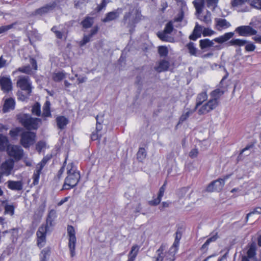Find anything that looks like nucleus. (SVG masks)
I'll return each instance as SVG.
<instances>
[{"label": "nucleus", "mask_w": 261, "mask_h": 261, "mask_svg": "<svg viewBox=\"0 0 261 261\" xmlns=\"http://www.w3.org/2000/svg\"><path fill=\"white\" fill-rule=\"evenodd\" d=\"M9 134L12 137L20 136V143L25 148H29L33 145L35 142L36 138V133L29 130H24L20 127H16L11 129Z\"/></svg>", "instance_id": "1"}, {"label": "nucleus", "mask_w": 261, "mask_h": 261, "mask_svg": "<svg viewBox=\"0 0 261 261\" xmlns=\"http://www.w3.org/2000/svg\"><path fill=\"white\" fill-rule=\"evenodd\" d=\"M141 13L137 9H129V11L124 14L121 23L123 25L129 29L130 32L132 31L135 24L140 19Z\"/></svg>", "instance_id": "2"}, {"label": "nucleus", "mask_w": 261, "mask_h": 261, "mask_svg": "<svg viewBox=\"0 0 261 261\" xmlns=\"http://www.w3.org/2000/svg\"><path fill=\"white\" fill-rule=\"evenodd\" d=\"M17 119L27 130H36L42 123L40 118H33L28 114H20L17 115Z\"/></svg>", "instance_id": "3"}, {"label": "nucleus", "mask_w": 261, "mask_h": 261, "mask_svg": "<svg viewBox=\"0 0 261 261\" xmlns=\"http://www.w3.org/2000/svg\"><path fill=\"white\" fill-rule=\"evenodd\" d=\"M172 249H169L168 251L166 249V245L162 244L160 248L156 251L153 261H174L175 259V254Z\"/></svg>", "instance_id": "4"}, {"label": "nucleus", "mask_w": 261, "mask_h": 261, "mask_svg": "<svg viewBox=\"0 0 261 261\" xmlns=\"http://www.w3.org/2000/svg\"><path fill=\"white\" fill-rule=\"evenodd\" d=\"M80 179V174L78 171L72 169L67 170V176L66 177L62 187L63 190H69L74 187Z\"/></svg>", "instance_id": "5"}, {"label": "nucleus", "mask_w": 261, "mask_h": 261, "mask_svg": "<svg viewBox=\"0 0 261 261\" xmlns=\"http://www.w3.org/2000/svg\"><path fill=\"white\" fill-rule=\"evenodd\" d=\"M231 174L226 175L223 178H218L217 180L212 181L207 187L206 191L208 192H220L225 185V181L228 179Z\"/></svg>", "instance_id": "6"}, {"label": "nucleus", "mask_w": 261, "mask_h": 261, "mask_svg": "<svg viewBox=\"0 0 261 261\" xmlns=\"http://www.w3.org/2000/svg\"><path fill=\"white\" fill-rule=\"evenodd\" d=\"M8 155L15 161H20L23 156L24 151L21 146L10 145L7 148Z\"/></svg>", "instance_id": "7"}, {"label": "nucleus", "mask_w": 261, "mask_h": 261, "mask_svg": "<svg viewBox=\"0 0 261 261\" xmlns=\"http://www.w3.org/2000/svg\"><path fill=\"white\" fill-rule=\"evenodd\" d=\"M173 30V26L172 22L170 21L168 22L164 28L163 32H158L157 35L158 37L163 41L173 42L174 39L172 37L168 36V34L171 33Z\"/></svg>", "instance_id": "8"}, {"label": "nucleus", "mask_w": 261, "mask_h": 261, "mask_svg": "<svg viewBox=\"0 0 261 261\" xmlns=\"http://www.w3.org/2000/svg\"><path fill=\"white\" fill-rule=\"evenodd\" d=\"M17 85L22 90L24 91L28 96H30L33 87L29 76L20 77L17 81Z\"/></svg>", "instance_id": "9"}, {"label": "nucleus", "mask_w": 261, "mask_h": 261, "mask_svg": "<svg viewBox=\"0 0 261 261\" xmlns=\"http://www.w3.org/2000/svg\"><path fill=\"white\" fill-rule=\"evenodd\" d=\"M67 232L69 236L68 247L70 250V255L72 257L75 256V247L76 239L75 236V230L73 226H68Z\"/></svg>", "instance_id": "10"}, {"label": "nucleus", "mask_w": 261, "mask_h": 261, "mask_svg": "<svg viewBox=\"0 0 261 261\" xmlns=\"http://www.w3.org/2000/svg\"><path fill=\"white\" fill-rule=\"evenodd\" d=\"M219 105V102L210 99L207 102L203 105L198 110L199 115H205L215 109Z\"/></svg>", "instance_id": "11"}, {"label": "nucleus", "mask_w": 261, "mask_h": 261, "mask_svg": "<svg viewBox=\"0 0 261 261\" xmlns=\"http://www.w3.org/2000/svg\"><path fill=\"white\" fill-rule=\"evenodd\" d=\"M47 161L48 160L47 159L44 158L40 162L36 165V169L34 171L32 176V179L33 180L32 184L33 185L35 186L38 184L41 171L46 164Z\"/></svg>", "instance_id": "12"}, {"label": "nucleus", "mask_w": 261, "mask_h": 261, "mask_svg": "<svg viewBox=\"0 0 261 261\" xmlns=\"http://www.w3.org/2000/svg\"><path fill=\"white\" fill-rule=\"evenodd\" d=\"M47 230V226H43L42 225L39 227L37 231V245L40 248L43 247L45 244L46 234Z\"/></svg>", "instance_id": "13"}, {"label": "nucleus", "mask_w": 261, "mask_h": 261, "mask_svg": "<svg viewBox=\"0 0 261 261\" xmlns=\"http://www.w3.org/2000/svg\"><path fill=\"white\" fill-rule=\"evenodd\" d=\"M235 32L239 36L244 37L254 35L257 33V31L249 25L238 27L235 29Z\"/></svg>", "instance_id": "14"}, {"label": "nucleus", "mask_w": 261, "mask_h": 261, "mask_svg": "<svg viewBox=\"0 0 261 261\" xmlns=\"http://www.w3.org/2000/svg\"><path fill=\"white\" fill-rule=\"evenodd\" d=\"M57 7V2H53L48 4L39 9H36L32 13V15L42 16L53 11Z\"/></svg>", "instance_id": "15"}, {"label": "nucleus", "mask_w": 261, "mask_h": 261, "mask_svg": "<svg viewBox=\"0 0 261 261\" xmlns=\"http://www.w3.org/2000/svg\"><path fill=\"white\" fill-rule=\"evenodd\" d=\"M14 166V161L12 159H9L0 165V172L5 176H8L11 174Z\"/></svg>", "instance_id": "16"}, {"label": "nucleus", "mask_w": 261, "mask_h": 261, "mask_svg": "<svg viewBox=\"0 0 261 261\" xmlns=\"http://www.w3.org/2000/svg\"><path fill=\"white\" fill-rule=\"evenodd\" d=\"M122 13V9L118 8V9L110 12L106 14V16L102 19L103 22H108L113 20H116L119 17L120 15Z\"/></svg>", "instance_id": "17"}, {"label": "nucleus", "mask_w": 261, "mask_h": 261, "mask_svg": "<svg viewBox=\"0 0 261 261\" xmlns=\"http://www.w3.org/2000/svg\"><path fill=\"white\" fill-rule=\"evenodd\" d=\"M0 86L1 89L4 92H8L12 88V83L10 78L8 76L0 77Z\"/></svg>", "instance_id": "18"}, {"label": "nucleus", "mask_w": 261, "mask_h": 261, "mask_svg": "<svg viewBox=\"0 0 261 261\" xmlns=\"http://www.w3.org/2000/svg\"><path fill=\"white\" fill-rule=\"evenodd\" d=\"M216 29L218 31H221L230 27V23L225 19L216 18L215 19Z\"/></svg>", "instance_id": "19"}, {"label": "nucleus", "mask_w": 261, "mask_h": 261, "mask_svg": "<svg viewBox=\"0 0 261 261\" xmlns=\"http://www.w3.org/2000/svg\"><path fill=\"white\" fill-rule=\"evenodd\" d=\"M170 66V63L165 60H161L158 62V65L154 69L158 72H162L167 71Z\"/></svg>", "instance_id": "20"}, {"label": "nucleus", "mask_w": 261, "mask_h": 261, "mask_svg": "<svg viewBox=\"0 0 261 261\" xmlns=\"http://www.w3.org/2000/svg\"><path fill=\"white\" fill-rule=\"evenodd\" d=\"M207 97L206 91H202L197 94L196 98L195 110H196L203 102L207 99Z\"/></svg>", "instance_id": "21"}, {"label": "nucleus", "mask_w": 261, "mask_h": 261, "mask_svg": "<svg viewBox=\"0 0 261 261\" xmlns=\"http://www.w3.org/2000/svg\"><path fill=\"white\" fill-rule=\"evenodd\" d=\"M7 183L8 188L12 190L20 191L23 189V184L20 180H8Z\"/></svg>", "instance_id": "22"}, {"label": "nucleus", "mask_w": 261, "mask_h": 261, "mask_svg": "<svg viewBox=\"0 0 261 261\" xmlns=\"http://www.w3.org/2000/svg\"><path fill=\"white\" fill-rule=\"evenodd\" d=\"M15 102L13 98H9L5 100L3 111L4 113L8 112L11 110H13L15 108Z\"/></svg>", "instance_id": "23"}, {"label": "nucleus", "mask_w": 261, "mask_h": 261, "mask_svg": "<svg viewBox=\"0 0 261 261\" xmlns=\"http://www.w3.org/2000/svg\"><path fill=\"white\" fill-rule=\"evenodd\" d=\"M98 31V27L97 26L94 27L91 31L90 33L88 35H85L84 36L83 39L82 41H81V45H84L86 44L87 43L89 42L90 41V39L91 38L95 35L96 34H97V32Z\"/></svg>", "instance_id": "24"}, {"label": "nucleus", "mask_w": 261, "mask_h": 261, "mask_svg": "<svg viewBox=\"0 0 261 261\" xmlns=\"http://www.w3.org/2000/svg\"><path fill=\"white\" fill-rule=\"evenodd\" d=\"M202 27L196 23L192 34L189 36V38L192 40H196L197 38L201 37Z\"/></svg>", "instance_id": "25"}, {"label": "nucleus", "mask_w": 261, "mask_h": 261, "mask_svg": "<svg viewBox=\"0 0 261 261\" xmlns=\"http://www.w3.org/2000/svg\"><path fill=\"white\" fill-rule=\"evenodd\" d=\"M2 205L4 206L5 214H9L11 216L14 214L15 206L13 204H9L6 200L2 202Z\"/></svg>", "instance_id": "26"}, {"label": "nucleus", "mask_w": 261, "mask_h": 261, "mask_svg": "<svg viewBox=\"0 0 261 261\" xmlns=\"http://www.w3.org/2000/svg\"><path fill=\"white\" fill-rule=\"evenodd\" d=\"M205 0H194L193 2L196 9V13L199 15L203 11Z\"/></svg>", "instance_id": "27"}, {"label": "nucleus", "mask_w": 261, "mask_h": 261, "mask_svg": "<svg viewBox=\"0 0 261 261\" xmlns=\"http://www.w3.org/2000/svg\"><path fill=\"white\" fill-rule=\"evenodd\" d=\"M57 124L59 128L63 129L68 123V120L64 116H59L56 118Z\"/></svg>", "instance_id": "28"}, {"label": "nucleus", "mask_w": 261, "mask_h": 261, "mask_svg": "<svg viewBox=\"0 0 261 261\" xmlns=\"http://www.w3.org/2000/svg\"><path fill=\"white\" fill-rule=\"evenodd\" d=\"M139 246L137 245L133 246L128 255L127 261H134L139 251Z\"/></svg>", "instance_id": "29"}, {"label": "nucleus", "mask_w": 261, "mask_h": 261, "mask_svg": "<svg viewBox=\"0 0 261 261\" xmlns=\"http://www.w3.org/2000/svg\"><path fill=\"white\" fill-rule=\"evenodd\" d=\"M248 43L246 40L240 39H232L228 42L229 45L233 46H243Z\"/></svg>", "instance_id": "30"}, {"label": "nucleus", "mask_w": 261, "mask_h": 261, "mask_svg": "<svg viewBox=\"0 0 261 261\" xmlns=\"http://www.w3.org/2000/svg\"><path fill=\"white\" fill-rule=\"evenodd\" d=\"M247 257L249 258H254L256 254V245L255 243H251L247 252Z\"/></svg>", "instance_id": "31"}, {"label": "nucleus", "mask_w": 261, "mask_h": 261, "mask_svg": "<svg viewBox=\"0 0 261 261\" xmlns=\"http://www.w3.org/2000/svg\"><path fill=\"white\" fill-rule=\"evenodd\" d=\"M56 212L54 210H51L46 219V223L44 226H47V230H48L49 226H52L53 225V222L55 218ZM44 226V225H43Z\"/></svg>", "instance_id": "32"}, {"label": "nucleus", "mask_w": 261, "mask_h": 261, "mask_svg": "<svg viewBox=\"0 0 261 261\" xmlns=\"http://www.w3.org/2000/svg\"><path fill=\"white\" fill-rule=\"evenodd\" d=\"M9 141L8 138L2 134H0V151H3L6 150L8 146Z\"/></svg>", "instance_id": "33"}, {"label": "nucleus", "mask_w": 261, "mask_h": 261, "mask_svg": "<svg viewBox=\"0 0 261 261\" xmlns=\"http://www.w3.org/2000/svg\"><path fill=\"white\" fill-rule=\"evenodd\" d=\"M50 103L49 101L47 100L43 107V113L42 116L44 117L51 116L50 111Z\"/></svg>", "instance_id": "34"}, {"label": "nucleus", "mask_w": 261, "mask_h": 261, "mask_svg": "<svg viewBox=\"0 0 261 261\" xmlns=\"http://www.w3.org/2000/svg\"><path fill=\"white\" fill-rule=\"evenodd\" d=\"M224 94V91L220 89H217L211 93L212 100H215L219 102L220 97Z\"/></svg>", "instance_id": "35"}, {"label": "nucleus", "mask_w": 261, "mask_h": 261, "mask_svg": "<svg viewBox=\"0 0 261 261\" xmlns=\"http://www.w3.org/2000/svg\"><path fill=\"white\" fill-rule=\"evenodd\" d=\"M200 47L202 49L212 47L214 45L213 41L208 39L200 40L199 41Z\"/></svg>", "instance_id": "36"}, {"label": "nucleus", "mask_w": 261, "mask_h": 261, "mask_svg": "<svg viewBox=\"0 0 261 261\" xmlns=\"http://www.w3.org/2000/svg\"><path fill=\"white\" fill-rule=\"evenodd\" d=\"M187 110V111L185 113H184L180 117L178 123H183L191 115H192L196 111L195 110V108L193 110H191L190 109H188Z\"/></svg>", "instance_id": "37"}, {"label": "nucleus", "mask_w": 261, "mask_h": 261, "mask_svg": "<svg viewBox=\"0 0 261 261\" xmlns=\"http://www.w3.org/2000/svg\"><path fill=\"white\" fill-rule=\"evenodd\" d=\"M93 23H94L93 19L92 17H86L81 22V24L82 25V26L84 28L88 29L92 27Z\"/></svg>", "instance_id": "38"}, {"label": "nucleus", "mask_w": 261, "mask_h": 261, "mask_svg": "<svg viewBox=\"0 0 261 261\" xmlns=\"http://www.w3.org/2000/svg\"><path fill=\"white\" fill-rule=\"evenodd\" d=\"M66 77V73L63 72L54 73L52 75V79L54 81L59 82L61 81Z\"/></svg>", "instance_id": "39"}, {"label": "nucleus", "mask_w": 261, "mask_h": 261, "mask_svg": "<svg viewBox=\"0 0 261 261\" xmlns=\"http://www.w3.org/2000/svg\"><path fill=\"white\" fill-rule=\"evenodd\" d=\"M187 47L189 50V53L192 56H198V50L195 47L194 43L192 42H190L187 45Z\"/></svg>", "instance_id": "40"}, {"label": "nucleus", "mask_w": 261, "mask_h": 261, "mask_svg": "<svg viewBox=\"0 0 261 261\" xmlns=\"http://www.w3.org/2000/svg\"><path fill=\"white\" fill-rule=\"evenodd\" d=\"M32 113L37 116H40L41 115V105L40 104L36 102L32 107Z\"/></svg>", "instance_id": "41"}, {"label": "nucleus", "mask_w": 261, "mask_h": 261, "mask_svg": "<svg viewBox=\"0 0 261 261\" xmlns=\"http://www.w3.org/2000/svg\"><path fill=\"white\" fill-rule=\"evenodd\" d=\"M198 18L203 21L206 24H209L211 23V13L208 11H207L206 14L203 16H198Z\"/></svg>", "instance_id": "42"}, {"label": "nucleus", "mask_w": 261, "mask_h": 261, "mask_svg": "<svg viewBox=\"0 0 261 261\" xmlns=\"http://www.w3.org/2000/svg\"><path fill=\"white\" fill-rule=\"evenodd\" d=\"M254 145H255V142H251V143H249V144H248L244 149H243L238 156V161L242 160H243L242 154L244 152H245L251 148H253L254 146Z\"/></svg>", "instance_id": "43"}, {"label": "nucleus", "mask_w": 261, "mask_h": 261, "mask_svg": "<svg viewBox=\"0 0 261 261\" xmlns=\"http://www.w3.org/2000/svg\"><path fill=\"white\" fill-rule=\"evenodd\" d=\"M50 253V248L49 247H46L43 249L40 254V259H46V257L49 256Z\"/></svg>", "instance_id": "44"}, {"label": "nucleus", "mask_w": 261, "mask_h": 261, "mask_svg": "<svg viewBox=\"0 0 261 261\" xmlns=\"http://www.w3.org/2000/svg\"><path fill=\"white\" fill-rule=\"evenodd\" d=\"M158 52L161 57H166L168 54L167 47L164 46H161L159 47Z\"/></svg>", "instance_id": "45"}, {"label": "nucleus", "mask_w": 261, "mask_h": 261, "mask_svg": "<svg viewBox=\"0 0 261 261\" xmlns=\"http://www.w3.org/2000/svg\"><path fill=\"white\" fill-rule=\"evenodd\" d=\"M102 117H103V115H101V120L99 119V115H97V116L96 117V131L97 133H100V131L102 129V125L100 123V122H102L103 120H102Z\"/></svg>", "instance_id": "46"}, {"label": "nucleus", "mask_w": 261, "mask_h": 261, "mask_svg": "<svg viewBox=\"0 0 261 261\" xmlns=\"http://www.w3.org/2000/svg\"><path fill=\"white\" fill-rule=\"evenodd\" d=\"M250 5L255 9L261 10V0H250Z\"/></svg>", "instance_id": "47"}, {"label": "nucleus", "mask_w": 261, "mask_h": 261, "mask_svg": "<svg viewBox=\"0 0 261 261\" xmlns=\"http://www.w3.org/2000/svg\"><path fill=\"white\" fill-rule=\"evenodd\" d=\"M253 214H261V207H257L254 208L250 213H249L246 217V221H247L248 220L249 217Z\"/></svg>", "instance_id": "48"}, {"label": "nucleus", "mask_w": 261, "mask_h": 261, "mask_svg": "<svg viewBox=\"0 0 261 261\" xmlns=\"http://www.w3.org/2000/svg\"><path fill=\"white\" fill-rule=\"evenodd\" d=\"M137 155L138 159L142 160L144 159L146 155L145 149L144 148H140Z\"/></svg>", "instance_id": "49"}, {"label": "nucleus", "mask_w": 261, "mask_h": 261, "mask_svg": "<svg viewBox=\"0 0 261 261\" xmlns=\"http://www.w3.org/2000/svg\"><path fill=\"white\" fill-rule=\"evenodd\" d=\"M18 70L22 73L30 74L32 72V69L30 66H26L19 67Z\"/></svg>", "instance_id": "50"}, {"label": "nucleus", "mask_w": 261, "mask_h": 261, "mask_svg": "<svg viewBox=\"0 0 261 261\" xmlns=\"http://www.w3.org/2000/svg\"><path fill=\"white\" fill-rule=\"evenodd\" d=\"M248 1L250 2V0H233L231 5L233 7H238L242 6Z\"/></svg>", "instance_id": "51"}, {"label": "nucleus", "mask_w": 261, "mask_h": 261, "mask_svg": "<svg viewBox=\"0 0 261 261\" xmlns=\"http://www.w3.org/2000/svg\"><path fill=\"white\" fill-rule=\"evenodd\" d=\"M109 2V0H102L101 3L100 5H98L96 8L97 12H99L103 9H105Z\"/></svg>", "instance_id": "52"}, {"label": "nucleus", "mask_w": 261, "mask_h": 261, "mask_svg": "<svg viewBox=\"0 0 261 261\" xmlns=\"http://www.w3.org/2000/svg\"><path fill=\"white\" fill-rule=\"evenodd\" d=\"M162 198V197H160V196L158 195L157 198H154V199L148 202L149 205L152 206H156L158 205L161 202Z\"/></svg>", "instance_id": "53"}, {"label": "nucleus", "mask_w": 261, "mask_h": 261, "mask_svg": "<svg viewBox=\"0 0 261 261\" xmlns=\"http://www.w3.org/2000/svg\"><path fill=\"white\" fill-rule=\"evenodd\" d=\"M67 33L66 32L65 30H62V31H58L56 32L55 35L57 38L62 39L64 36H65V38L67 37Z\"/></svg>", "instance_id": "54"}, {"label": "nucleus", "mask_w": 261, "mask_h": 261, "mask_svg": "<svg viewBox=\"0 0 261 261\" xmlns=\"http://www.w3.org/2000/svg\"><path fill=\"white\" fill-rule=\"evenodd\" d=\"M234 35L233 32H228L225 33L224 35L221 36L224 42H226L231 38Z\"/></svg>", "instance_id": "55"}, {"label": "nucleus", "mask_w": 261, "mask_h": 261, "mask_svg": "<svg viewBox=\"0 0 261 261\" xmlns=\"http://www.w3.org/2000/svg\"><path fill=\"white\" fill-rule=\"evenodd\" d=\"M219 0H206V5L207 7H212L214 9L218 3Z\"/></svg>", "instance_id": "56"}, {"label": "nucleus", "mask_w": 261, "mask_h": 261, "mask_svg": "<svg viewBox=\"0 0 261 261\" xmlns=\"http://www.w3.org/2000/svg\"><path fill=\"white\" fill-rule=\"evenodd\" d=\"M14 25V24H11L7 25H4L0 27V34L5 33L10 29H12Z\"/></svg>", "instance_id": "57"}, {"label": "nucleus", "mask_w": 261, "mask_h": 261, "mask_svg": "<svg viewBox=\"0 0 261 261\" xmlns=\"http://www.w3.org/2000/svg\"><path fill=\"white\" fill-rule=\"evenodd\" d=\"M214 33V31L208 28H204L202 32L203 36H211Z\"/></svg>", "instance_id": "58"}, {"label": "nucleus", "mask_w": 261, "mask_h": 261, "mask_svg": "<svg viewBox=\"0 0 261 261\" xmlns=\"http://www.w3.org/2000/svg\"><path fill=\"white\" fill-rule=\"evenodd\" d=\"M101 136H102L101 133H98L97 132H96L95 133L93 132L91 134V138L92 140L95 141V140L99 139L101 137Z\"/></svg>", "instance_id": "59"}, {"label": "nucleus", "mask_w": 261, "mask_h": 261, "mask_svg": "<svg viewBox=\"0 0 261 261\" xmlns=\"http://www.w3.org/2000/svg\"><path fill=\"white\" fill-rule=\"evenodd\" d=\"M255 48V46L251 43L246 44L245 46V49L247 51H252Z\"/></svg>", "instance_id": "60"}, {"label": "nucleus", "mask_w": 261, "mask_h": 261, "mask_svg": "<svg viewBox=\"0 0 261 261\" xmlns=\"http://www.w3.org/2000/svg\"><path fill=\"white\" fill-rule=\"evenodd\" d=\"M23 161L27 166L31 167L33 166L32 160L28 157H24L23 159Z\"/></svg>", "instance_id": "61"}, {"label": "nucleus", "mask_w": 261, "mask_h": 261, "mask_svg": "<svg viewBox=\"0 0 261 261\" xmlns=\"http://www.w3.org/2000/svg\"><path fill=\"white\" fill-rule=\"evenodd\" d=\"M219 238L218 233L216 232L214 235L208 238L206 241V242H208V244H210L212 242H215L218 238Z\"/></svg>", "instance_id": "62"}, {"label": "nucleus", "mask_w": 261, "mask_h": 261, "mask_svg": "<svg viewBox=\"0 0 261 261\" xmlns=\"http://www.w3.org/2000/svg\"><path fill=\"white\" fill-rule=\"evenodd\" d=\"M179 241L175 240L174 242L173 245L170 248V249H172L173 248L172 250L174 251V254H175V253L177 252V248H178V246L179 245Z\"/></svg>", "instance_id": "63"}, {"label": "nucleus", "mask_w": 261, "mask_h": 261, "mask_svg": "<svg viewBox=\"0 0 261 261\" xmlns=\"http://www.w3.org/2000/svg\"><path fill=\"white\" fill-rule=\"evenodd\" d=\"M198 153L197 149H193L189 152V156L191 158H196Z\"/></svg>", "instance_id": "64"}]
</instances>
